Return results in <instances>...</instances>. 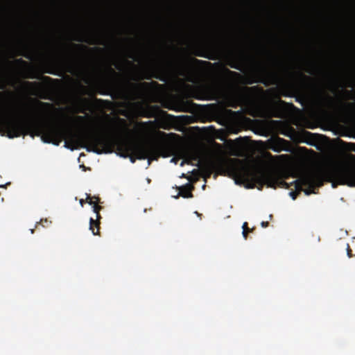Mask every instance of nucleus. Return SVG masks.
Segmentation results:
<instances>
[{
    "label": "nucleus",
    "instance_id": "f257e3e1",
    "mask_svg": "<svg viewBox=\"0 0 355 355\" xmlns=\"http://www.w3.org/2000/svg\"><path fill=\"white\" fill-rule=\"evenodd\" d=\"M233 175L236 184H245L246 187H253L258 184L275 188L286 184L271 168L254 166L243 162L234 167Z\"/></svg>",
    "mask_w": 355,
    "mask_h": 355
},
{
    "label": "nucleus",
    "instance_id": "f03ea898",
    "mask_svg": "<svg viewBox=\"0 0 355 355\" xmlns=\"http://www.w3.org/2000/svg\"><path fill=\"white\" fill-rule=\"evenodd\" d=\"M334 176L332 187L337 184H347L355 187V157H349L335 164L331 168Z\"/></svg>",
    "mask_w": 355,
    "mask_h": 355
},
{
    "label": "nucleus",
    "instance_id": "7ed1b4c3",
    "mask_svg": "<svg viewBox=\"0 0 355 355\" xmlns=\"http://www.w3.org/2000/svg\"><path fill=\"white\" fill-rule=\"evenodd\" d=\"M295 188L297 191H304L306 195L313 192L315 187L322 184V175L318 170L302 167L296 173Z\"/></svg>",
    "mask_w": 355,
    "mask_h": 355
},
{
    "label": "nucleus",
    "instance_id": "20e7f679",
    "mask_svg": "<svg viewBox=\"0 0 355 355\" xmlns=\"http://www.w3.org/2000/svg\"><path fill=\"white\" fill-rule=\"evenodd\" d=\"M69 132L66 127L61 125H51L44 130L42 139L44 142L53 143L58 145L62 139H66L65 146L73 148L74 144L67 139Z\"/></svg>",
    "mask_w": 355,
    "mask_h": 355
},
{
    "label": "nucleus",
    "instance_id": "39448f33",
    "mask_svg": "<svg viewBox=\"0 0 355 355\" xmlns=\"http://www.w3.org/2000/svg\"><path fill=\"white\" fill-rule=\"evenodd\" d=\"M22 130L21 121L0 112V132L2 135L14 138L19 137Z\"/></svg>",
    "mask_w": 355,
    "mask_h": 355
},
{
    "label": "nucleus",
    "instance_id": "423d86ee",
    "mask_svg": "<svg viewBox=\"0 0 355 355\" xmlns=\"http://www.w3.org/2000/svg\"><path fill=\"white\" fill-rule=\"evenodd\" d=\"M135 154L138 159H148V165L151 160L156 159L159 156L158 147L153 144L138 145L135 147Z\"/></svg>",
    "mask_w": 355,
    "mask_h": 355
},
{
    "label": "nucleus",
    "instance_id": "0eeeda50",
    "mask_svg": "<svg viewBox=\"0 0 355 355\" xmlns=\"http://www.w3.org/2000/svg\"><path fill=\"white\" fill-rule=\"evenodd\" d=\"M216 153L219 156L237 155L238 150L232 143L227 144L225 148H223L220 145H216Z\"/></svg>",
    "mask_w": 355,
    "mask_h": 355
},
{
    "label": "nucleus",
    "instance_id": "6e6552de",
    "mask_svg": "<svg viewBox=\"0 0 355 355\" xmlns=\"http://www.w3.org/2000/svg\"><path fill=\"white\" fill-rule=\"evenodd\" d=\"M87 202L89 205H92L93 211L96 214V220H94L92 218H90V227H89L93 234L96 235L98 234V231L96 232L94 231V226H96L98 228V220L99 218L98 211L100 209V207L96 205L97 204L96 200L94 201L91 198H89Z\"/></svg>",
    "mask_w": 355,
    "mask_h": 355
},
{
    "label": "nucleus",
    "instance_id": "1a4fd4ad",
    "mask_svg": "<svg viewBox=\"0 0 355 355\" xmlns=\"http://www.w3.org/2000/svg\"><path fill=\"white\" fill-rule=\"evenodd\" d=\"M178 189V193L176 196H173L174 198H178L179 196H182L184 198L192 197V195L191 193L192 187L191 185L187 184L185 186L180 187Z\"/></svg>",
    "mask_w": 355,
    "mask_h": 355
},
{
    "label": "nucleus",
    "instance_id": "9d476101",
    "mask_svg": "<svg viewBox=\"0 0 355 355\" xmlns=\"http://www.w3.org/2000/svg\"><path fill=\"white\" fill-rule=\"evenodd\" d=\"M92 139L95 144H97L98 143H101V141H103L105 139L103 137L96 136Z\"/></svg>",
    "mask_w": 355,
    "mask_h": 355
},
{
    "label": "nucleus",
    "instance_id": "9b49d317",
    "mask_svg": "<svg viewBox=\"0 0 355 355\" xmlns=\"http://www.w3.org/2000/svg\"><path fill=\"white\" fill-rule=\"evenodd\" d=\"M250 231V230L247 227V223H244L243 225V235L244 238H246L247 232Z\"/></svg>",
    "mask_w": 355,
    "mask_h": 355
},
{
    "label": "nucleus",
    "instance_id": "f8f14e48",
    "mask_svg": "<svg viewBox=\"0 0 355 355\" xmlns=\"http://www.w3.org/2000/svg\"><path fill=\"white\" fill-rule=\"evenodd\" d=\"M290 196L293 200L296 198V193L295 192H290Z\"/></svg>",
    "mask_w": 355,
    "mask_h": 355
},
{
    "label": "nucleus",
    "instance_id": "ddd939ff",
    "mask_svg": "<svg viewBox=\"0 0 355 355\" xmlns=\"http://www.w3.org/2000/svg\"><path fill=\"white\" fill-rule=\"evenodd\" d=\"M110 137L112 139H116L118 138V136L116 135H112Z\"/></svg>",
    "mask_w": 355,
    "mask_h": 355
},
{
    "label": "nucleus",
    "instance_id": "4468645a",
    "mask_svg": "<svg viewBox=\"0 0 355 355\" xmlns=\"http://www.w3.org/2000/svg\"><path fill=\"white\" fill-rule=\"evenodd\" d=\"M267 225H268V223H267V222H262V223H261V226H262L263 227H266V226H267Z\"/></svg>",
    "mask_w": 355,
    "mask_h": 355
},
{
    "label": "nucleus",
    "instance_id": "2eb2a0df",
    "mask_svg": "<svg viewBox=\"0 0 355 355\" xmlns=\"http://www.w3.org/2000/svg\"><path fill=\"white\" fill-rule=\"evenodd\" d=\"M178 159V158H176V157H173L171 159V162H174V163H176L177 160Z\"/></svg>",
    "mask_w": 355,
    "mask_h": 355
},
{
    "label": "nucleus",
    "instance_id": "dca6fc26",
    "mask_svg": "<svg viewBox=\"0 0 355 355\" xmlns=\"http://www.w3.org/2000/svg\"><path fill=\"white\" fill-rule=\"evenodd\" d=\"M186 162H187L186 160H182V161L181 162L180 165H181V166H183V165H184V164Z\"/></svg>",
    "mask_w": 355,
    "mask_h": 355
},
{
    "label": "nucleus",
    "instance_id": "f3484780",
    "mask_svg": "<svg viewBox=\"0 0 355 355\" xmlns=\"http://www.w3.org/2000/svg\"><path fill=\"white\" fill-rule=\"evenodd\" d=\"M83 202H84V201H83V200H80V205H81L82 206H83Z\"/></svg>",
    "mask_w": 355,
    "mask_h": 355
},
{
    "label": "nucleus",
    "instance_id": "a211bd4d",
    "mask_svg": "<svg viewBox=\"0 0 355 355\" xmlns=\"http://www.w3.org/2000/svg\"><path fill=\"white\" fill-rule=\"evenodd\" d=\"M80 167H81V168H83V170H85V166L81 165V166H80Z\"/></svg>",
    "mask_w": 355,
    "mask_h": 355
},
{
    "label": "nucleus",
    "instance_id": "6ab92c4d",
    "mask_svg": "<svg viewBox=\"0 0 355 355\" xmlns=\"http://www.w3.org/2000/svg\"><path fill=\"white\" fill-rule=\"evenodd\" d=\"M78 119H79L80 120H82V119H83V117H82V116H78Z\"/></svg>",
    "mask_w": 355,
    "mask_h": 355
}]
</instances>
